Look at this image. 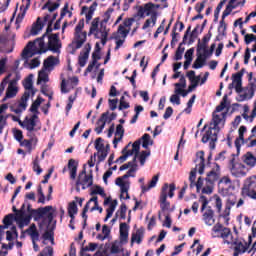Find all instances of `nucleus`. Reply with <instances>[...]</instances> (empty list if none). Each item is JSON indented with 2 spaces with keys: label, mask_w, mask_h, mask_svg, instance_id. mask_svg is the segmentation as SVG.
Returning <instances> with one entry per match:
<instances>
[{
  "label": "nucleus",
  "mask_w": 256,
  "mask_h": 256,
  "mask_svg": "<svg viewBox=\"0 0 256 256\" xmlns=\"http://www.w3.org/2000/svg\"><path fill=\"white\" fill-rule=\"evenodd\" d=\"M242 161L248 165V167H255L256 165V157L251 152H247L242 156Z\"/></svg>",
  "instance_id": "nucleus-29"
},
{
  "label": "nucleus",
  "mask_w": 256,
  "mask_h": 256,
  "mask_svg": "<svg viewBox=\"0 0 256 256\" xmlns=\"http://www.w3.org/2000/svg\"><path fill=\"white\" fill-rule=\"evenodd\" d=\"M129 147H131V142L128 143L121 151L122 155L115 161V163H125L128 157L133 156V152H128Z\"/></svg>",
  "instance_id": "nucleus-26"
},
{
  "label": "nucleus",
  "mask_w": 256,
  "mask_h": 256,
  "mask_svg": "<svg viewBox=\"0 0 256 256\" xmlns=\"http://www.w3.org/2000/svg\"><path fill=\"white\" fill-rule=\"evenodd\" d=\"M103 138L99 137L95 140V149L96 151H104L105 150V144L103 143Z\"/></svg>",
  "instance_id": "nucleus-53"
},
{
  "label": "nucleus",
  "mask_w": 256,
  "mask_h": 256,
  "mask_svg": "<svg viewBox=\"0 0 256 256\" xmlns=\"http://www.w3.org/2000/svg\"><path fill=\"white\" fill-rule=\"evenodd\" d=\"M129 239V225L127 223H120V242L127 243Z\"/></svg>",
  "instance_id": "nucleus-22"
},
{
  "label": "nucleus",
  "mask_w": 256,
  "mask_h": 256,
  "mask_svg": "<svg viewBox=\"0 0 256 256\" xmlns=\"http://www.w3.org/2000/svg\"><path fill=\"white\" fill-rule=\"evenodd\" d=\"M149 155H151L150 151H142L139 155V161H140V165L143 167V165H145V161L146 159L149 157Z\"/></svg>",
  "instance_id": "nucleus-60"
},
{
  "label": "nucleus",
  "mask_w": 256,
  "mask_h": 256,
  "mask_svg": "<svg viewBox=\"0 0 256 256\" xmlns=\"http://www.w3.org/2000/svg\"><path fill=\"white\" fill-rule=\"evenodd\" d=\"M243 75H245V68L232 75L233 83L243 82Z\"/></svg>",
  "instance_id": "nucleus-44"
},
{
  "label": "nucleus",
  "mask_w": 256,
  "mask_h": 256,
  "mask_svg": "<svg viewBox=\"0 0 256 256\" xmlns=\"http://www.w3.org/2000/svg\"><path fill=\"white\" fill-rule=\"evenodd\" d=\"M13 135H14V138L16 139V141H18V143H21V141H23V131H21L19 129H14Z\"/></svg>",
  "instance_id": "nucleus-63"
},
{
  "label": "nucleus",
  "mask_w": 256,
  "mask_h": 256,
  "mask_svg": "<svg viewBox=\"0 0 256 256\" xmlns=\"http://www.w3.org/2000/svg\"><path fill=\"white\" fill-rule=\"evenodd\" d=\"M91 203H94V205H99V198L97 196H94L92 198H90V201H88L86 203V205L84 206L83 208V211H82V218L84 219V226L87 225V212L89 211V205H91Z\"/></svg>",
  "instance_id": "nucleus-21"
},
{
  "label": "nucleus",
  "mask_w": 256,
  "mask_h": 256,
  "mask_svg": "<svg viewBox=\"0 0 256 256\" xmlns=\"http://www.w3.org/2000/svg\"><path fill=\"white\" fill-rule=\"evenodd\" d=\"M33 171L37 173V175H41V173H43V169L39 166V157H36L33 161Z\"/></svg>",
  "instance_id": "nucleus-58"
},
{
  "label": "nucleus",
  "mask_w": 256,
  "mask_h": 256,
  "mask_svg": "<svg viewBox=\"0 0 256 256\" xmlns=\"http://www.w3.org/2000/svg\"><path fill=\"white\" fill-rule=\"evenodd\" d=\"M38 119L39 116L37 114H33L31 117L26 116L23 122H20V127L26 129V131H41V127H37Z\"/></svg>",
  "instance_id": "nucleus-11"
},
{
  "label": "nucleus",
  "mask_w": 256,
  "mask_h": 256,
  "mask_svg": "<svg viewBox=\"0 0 256 256\" xmlns=\"http://www.w3.org/2000/svg\"><path fill=\"white\" fill-rule=\"evenodd\" d=\"M42 239H44V241H51L53 245V243L55 242L53 230H46L45 233L42 235Z\"/></svg>",
  "instance_id": "nucleus-47"
},
{
  "label": "nucleus",
  "mask_w": 256,
  "mask_h": 256,
  "mask_svg": "<svg viewBox=\"0 0 256 256\" xmlns=\"http://www.w3.org/2000/svg\"><path fill=\"white\" fill-rule=\"evenodd\" d=\"M90 195H100L101 197H107L105 190L101 186H95Z\"/></svg>",
  "instance_id": "nucleus-50"
},
{
  "label": "nucleus",
  "mask_w": 256,
  "mask_h": 256,
  "mask_svg": "<svg viewBox=\"0 0 256 256\" xmlns=\"http://www.w3.org/2000/svg\"><path fill=\"white\" fill-rule=\"evenodd\" d=\"M27 210L29 212L34 211L37 216L39 217V219H43L42 222L40 223V227L42 225H45V223L48 222L47 227H49V225H51L53 223V219H54V215H53V206H45V207H40L37 210H32L31 209V204H28L27 206Z\"/></svg>",
  "instance_id": "nucleus-6"
},
{
  "label": "nucleus",
  "mask_w": 256,
  "mask_h": 256,
  "mask_svg": "<svg viewBox=\"0 0 256 256\" xmlns=\"http://www.w3.org/2000/svg\"><path fill=\"white\" fill-rule=\"evenodd\" d=\"M35 133H37V131L35 130H27V137H29L28 140L34 142V145H36V143H38L39 139H37V136L35 135Z\"/></svg>",
  "instance_id": "nucleus-57"
},
{
  "label": "nucleus",
  "mask_w": 256,
  "mask_h": 256,
  "mask_svg": "<svg viewBox=\"0 0 256 256\" xmlns=\"http://www.w3.org/2000/svg\"><path fill=\"white\" fill-rule=\"evenodd\" d=\"M58 7H61V4L59 2H51V0H48L42 6V10L48 9L49 13H53V11H57Z\"/></svg>",
  "instance_id": "nucleus-35"
},
{
  "label": "nucleus",
  "mask_w": 256,
  "mask_h": 256,
  "mask_svg": "<svg viewBox=\"0 0 256 256\" xmlns=\"http://www.w3.org/2000/svg\"><path fill=\"white\" fill-rule=\"evenodd\" d=\"M13 217H14V215L13 214H8V215H6L5 217H4V219H3V227H6V229H7V227H9V225H12V223H13Z\"/></svg>",
  "instance_id": "nucleus-62"
},
{
  "label": "nucleus",
  "mask_w": 256,
  "mask_h": 256,
  "mask_svg": "<svg viewBox=\"0 0 256 256\" xmlns=\"http://www.w3.org/2000/svg\"><path fill=\"white\" fill-rule=\"evenodd\" d=\"M215 47H217V45L213 43L211 44L210 49H207V47L205 49H202V53L209 59V57L213 55V52L215 51Z\"/></svg>",
  "instance_id": "nucleus-54"
},
{
  "label": "nucleus",
  "mask_w": 256,
  "mask_h": 256,
  "mask_svg": "<svg viewBox=\"0 0 256 256\" xmlns=\"http://www.w3.org/2000/svg\"><path fill=\"white\" fill-rule=\"evenodd\" d=\"M31 219H32L31 214H28V215L24 214L22 220H20V222H19L20 229H23V227H25V225H29V223H31Z\"/></svg>",
  "instance_id": "nucleus-51"
},
{
  "label": "nucleus",
  "mask_w": 256,
  "mask_h": 256,
  "mask_svg": "<svg viewBox=\"0 0 256 256\" xmlns=\"http://www.w3.org/2000/svg\"><path fill=\"white\" fill-rule=\"evenodd\" d=\"M74 40H75V44H76V49H81L85 43V41H87V32H75L74 33Z\"/></svg>",
  "instance_id": "nucleus-19"
},
{
  "label": "nucleus",
  "mask_w": 256,
  "mask_h": 256,
  "mask_svg": "<svg viewBox=\"0 0 256 256\" xmlns=\"http://www.w3.org/2000/svg\"><path fill=\"white\" fill-rule=\"evenodd\" d=\"M109 115V111L102 113L100 118L97 121V127L95 128V132L97 135H101L103 133V130L105 129V125H107V117Z\"/></svg>",
  "instance_id": "nucleus-18"
},
{
  "label": "nucleus",
  "mask_w": 256,
  "mask_h": 256,
  "mask_svg": "<svg viewBox=\"0 0 256 256\" xmlns=\"http://www.w3.org/2000/svg\"><path fill=\"white\" fill-rule=\"evenodd\" d=\"M26 232L32 239L34 251H39V245L37 244V241H39V231H37V226L35 224H31Z\"/></svg>",
  "instance_id": "nucleus-15"
},
{
  "label": "nucleus",
  "mask_w": 256,
  "mask_h": 256,
  "mask_svg": "<svg viewBox=\"0 0 256 256\" xmlns=\"http://www.w3.org/2000/svg\"><path fill=\"white\" fill-rule=\"evenodd\" d=\"M99 29V18H95L90 26V30L88 32L89 37L95 33V31H98Z\"/></svg>",
  "instance_id": "nucleus-46"
},
{
  "label": "nucleus",
  "mask_w": 256,
  "mask_h": 256,
  "mask_svg": "<svg viewBox=\"0 0 256 256\" xmlns=\"http://www.w3.org/2000/svg\"><path fill=\"white\" fill-rule=\"evenodd\" d=\"M233 9H237V5H227L225 10L223 11L222 19H225V17H229Z\"/></svg>",
  "instance_id": "nucleus-56"
},
{
  "label": "nucleus",
  "mask_w": 256,
  "mask_h": 256,
  "mask_svg": "<svg viewBox=\"0 0 256 256\" xmlns=\"http://www.w3.org/2000/svg\"><path fill=\"white\" fill-rule=\"evenodd\" d=\"M129 187H130L129 182H126L120 186V191H121L120 199H131V196H129Z\"/></svg>",
  "instance_id": "nucleus-38"
},
{
  "label": "nucleus",
  "mask_w": 256,
  "mask_h": 256,
  "mask_svg": "<svg viewBox=\"0 0 256 256\" xmlns=\"http://www.w3.org/2000/svg\"><path fill=\"white\" fill-rule=\"evenodd\" d=\"M117 215L120 213V219H127V205L125 203H122L120 206V209L118 212H116Z\"/></svg>",
  "instance_id": "nucleus-52"
},
{
  "label": "nucleus",
  "mask_w": 256,
  "mask_h": 256,
  "mask_svg": "<svg viewBox=\"0 0 256 256\" xmlns=\"http://www.w3.org/2000/svg\"><path fill=\"white\" fill-rule=\"evenodd\" d=\"M127 35H129V29H125L124 26L119 25L117 32H114L110 39L116 40L115 51H119L121 47H123V43H125V39H127Z\"/></svg>",
  "instance_id": "nucleus-9"
},
{
  "label": "nucleus",
  "mask_w": 256,
  "mask_h": 256,
  "mask_svg": "<svg viewBox=\"0 0 256 256\" xmlns=\"http://www.w3.org/2000/svg\"><path fill=\"white\" fill-rule=\"evenodd\" d=\"M23 87L26 91H31L33 89V74H30L23 83Z\"/></svg>",
  "instance_id": "nucleus-42"
},
{
  "label": "nucleus",
  "mask_w": 256,
  "mask_h": 256,
  "mask_svg": "<svg viewBox=\"0 0 256 256\" xmlns=\"http://www.w3.org/2000/svg\"><path fill=\"white\" fill-rule=\"evenodd\" d=\"M195 53V48H190L185 52L184 59L185 61L193 62V55Z\"/></svg>",
  "instance_id": "nucleus-61"
},
{
  "label": "nucleus",
  "mask_w": 256,
  "mask_h": 256,
  "mask_svg": "<svg viewBox=\"0 0 256 256\" xmlns=\"http://www.w3.org/2000/svg\"><path fill=\"white\" fill-rule=\"evenodd\" d=\"M221 177V166L219 164H215V167L211 169L210 172L207 173L205 181L206 183H210L211 185H215L216 181Z\"/></svg>",
  "instance_id": "nucleus-13"
},
{
  "label": "nucleus",
  "mask_w": 256,
  "mask_h": 256,
  "mask_svg": "<svg viewBox=\"0 0 256 256\" xmlns=\"http://www.w3.org/2000/svg\"><path fill=\"white\" fill-rule=\"evenodd\" d=\"M38 41V53L43 55L46 51H52V53L61 52V42L59 41V33L51 34L48 36V47H45V34L42 37L37 38Z\"/></svg>",
  "instance_id": "nucleus-4"
},
{
  "label": "nucleus",
  "mask_w": 256,
  "mask_h": 256,
  "mask_svg": "<svg viewBox=\"0 0 256 256\" xmlns=\"http://www.w3.org/2000/svg\"><path fill=\"white\" fill-rule=\"evenodd\" d=\"M45 27V24L42 23L41 17H38L36 23L33 24L30 33L31 35H39V31H41Z\"/></svg>",
  "instance_id": "nucleus-32"
},
{
  "label": "nucleus",
  "mask_w": 256,
  "mask_h": 256,
  "mask_svg": "<svg viewBox=\"0 0 256 256\" xmlns=\"http://www.w3.org/2000/svg\"><path fill=\"white\" fill-rule=\"evenodd\" d=\"M175 183H171L170 185L165 183L162 186L160 197H159V203H160V211L158 212V219L161 221V214L165 213V211H170L171 209V202L167 201V191L168 192V197L170 199H173L175 197Z\"/></svg>",
  "instance_id": "nucleus-5"
},
{
  "label": "nucleus",
  "mask_w": 256,
  "mask_h": 256,
  "mask_svg": "<svg viewBox=\"0 0 256 256\" xmlns=\"http://www.w3.org/2000/svg\"><path fill=\"white\" fill-rule=\"evenodd\" d=\"M202 201V206H201V213L202 214V219L206 225L211 227V225H215V211L211 209V206L209 205V200L205 196L200 197Z\"/></svg>",
  "instance_id": "nucleus-7"
},
{
  "label": "nucleus",
  "mask_w": 256,
  "mask_h": 256,
  "mask_svg": "<svg viewBox=\"0 0 256 256\" xmlns=\"http://www.w3.org/2000/svg\"><path fill=\"white\" fill-rule=\"evenodd\" d=\"M37 44H38L37 39L35 41L28 42L21 53L22 59H29V57H33V55H30V54H31V51H33V48L35 47V45Z\"/></svg>",
  "instance_id": "nucleus-23"
},
{
  "label": "nucleus",
  "mask_w": 256,
  "mask_h": 256,
  "mask_svg": "<svg viewBox=\"0 0 256 256\" xmlns=\"http://www.w3.org/2000/svg\"><path fill=\"white\" fill-rule=\"evenodd\" d=\"M79 167V162L75 159H70L68 161V170L70 171V179L74 181L77 179V168Z\"/></svg>",
  "instance_id": "nucleus-24"
},
{
  "label": "nucleus",
  "mask_w": 256,
  "mask_h": 256,
  "mask_svg": "<svg viewBox=\"0 0 256 256\" xmlns=\"http://www.w3.org/2000/svg\"><path fill=\"white\" fill-rule=\"evenodd\" d=\"M196 56L197 58L192 65V69H201L205 67L208 58L198 49H196Z\"/></svg>",
  "instance_id": "nucleus-16"
},
{
  "label": "nucleus",
  "mask_w": 256,
  "mask_h": 256,
  "mask_svg": "<svg viewBox=\"0 0 256 256\" xmlns=\"http://www.w3.org/2000/svg\"><path fill=\"white\" fill-rule=\"evenodd\" d=\"M227 94L223 96L222 101L220 102V105H218L215 109V111L212 114V120L209 124H205L202 131H204V134L202 136V143H209V148L213 151L216 147V143L218 141V135H219V125L221 124V121L225 119V113H221L225 107H227ZM216 113H221L216 114Z\"/></svg>",
  "instance_id": "nucleus-1"
},
{
  "label": "nucleus",
  "mask_w": 256,
  "mask_h": 256,
  "mask_svg": "<svg viewBox=\"0 0 256 256\" xmlns=\"http://www.w3.org/2000/svg\"><path fill=\"white\" fill-rule=\"evenodd\" d=\"M143 149H149V145H153V140H151V135L145 133L141 138Z\"/></svg>",
  "instance_id": "nucleus-39"
},
{
  "label": "nucleus",
  "mask_w": 256,
  "mask_h": 256,
  "mask_svg": "<svg viewBox=\"0 0 256 256\" xmlns=\"http://www.w3.org/2000/svg\"><path fill=\"white\" fill-rule=\"evenodd\" d=\"M23 217H25V204H22L20 210H18L17 213L15 214L14 219L18 223H20L22 221Z\"/></svg>",
  "instance_id": "nucleus-49"
},
{
  "label": "nucleus",
  "mask_w": 256,
  "mask_h": 256,
  "mask_svg": "<svg viewBox=\"0 0 256 256\" xmlns=\"http://www.w3.org/2000/svg\"><path fill=\"white\" fill-rule=\"evenodd\" d=\"M39 256H53V247L47 246Z\"/></svg>",
  "instance_id": "nucleus-64"
},
{
  "label": "nucleus",
  "mask_w": 256,
  "mask_h": 256,
  "mask_svg": "<svg viewBox=\"0 0 256 256\" xmlns=\"http://www.w3.org/2000/svg\"><path fill=\"white\" fill-rule=\"evenodd\" d=\"M212 231L216 233L214 237H220L224 240L226 245H235L234 250L237 251V253H245L247 251V247H245L243 242H238L237 238L233 239L231 228L224 227L223 224L217 223L213 226Z\"/></svg>",
  "instance_id": "nucleus-2"
},
{
  "label": "nucleus",
  "mask_w": 256,
  "mask_h": 256,
  "mask_svg": "<svg viewBox=\"0 0 256 256\" xmlns=\"http://www.w3.org/2000/svg\"><path fill=\"white\" fill-rule=\"evenodd\" d=\"M211 37H213V34L211 33V31H209L206 35H204V37L202 38V42L201 39H198V44H197V50L198 51H202V49H205L209 43V41H211Z\"/></svg>",
  "instance_id": "nucleus-25"
},
{
  "label": "nucleus",
  "mask_w": 256,
  "mask_h": 256,
  "mask_svg": "<svg viewBox=\"0 0 256 256\" xmlns=\"http://www.w3.org/2000/svg\"><path fill=\"white\" fill-rule=\"evenodd\" d=\"M99 245L97 243L90 242L88 246L82 247L80 250V256H85V252L87 251H95Z\"/></svg>",
  "instance_id": "nucleus-40"
},
{
  "label": "nucleus",
  "mask_w": 256,
  "mask_h": 256,
  "mask_svg": "<svg viewBox=\"0 0 256 256\" xmlns=\"http://www.w3.org/2000/svg\"><path fill=\"white\" fill-rule=\"evenodd\" d=\"M215 184H211L209 182H206V185L204 188H202V193L204 195H211V193H213V187Z\"/></svg>",
  "instance_id": "nucleus-59"
},
{
  "label": "nucleus",
  "mask_w": 256,
  "mask_h": 256,
  "mask_svg": "<svg viewBox=\"0 0 256 256\" xmlns=\"http://www.w3.org/2000/svg\"><path fill=\"white\" fill-rule=\"evenodd\" d=\"M144 235H145V228L137 229L135 233H132L131 245H133V243H137V245H141Z\"/></svg>",
  "instance_id": "nucleus-20"
},
{
  "label": "nucleus",
  "mask_w": 256,
  "mask_h": 256,
  "mask_svg": "<svg viewBox=\"0 0 256 256\" xmlns=\"http://www.w3.org/2000/svg\"><path fill=\"white\" fill-rule=\"evenodd\" d=\"M155 9V4L153 2H148L146 4H144V6H139L138 7V11L136 14V17H140V19H145V14L146 17H151V15H153V12Z\"/></svg>",
  "instance_id": "nucleus-12"
},
{
  "label": "nucleus",
  "mask_w": 256,
  "mask_h": 256,
  "mask_svg": "<svg viewBox=\"0 0 256 256\" xmlns=\"http://www.w3.org/2000/svg\"><path fill=\"white\" fill-rule=\"evenodd\" d=\"M151 23L153 25V27H155V25L157 24V12H153L152 15L150 16V19H147L143 26L142 29H149V27H151Z\"/></svg>",
  "instance_id": "nucleus-36"
},
{
  "label": "nucleus",
  "mask_w": 256,
  "mask_h": 256,
  "mask_svg": "<svg viewBox=\"0 0 256 256\" xmlns=\"http://www.w3.org/2000/svg\"><path fill=\"white\" fill-rule=\"evenodd\" d=\"M228 167L234 177H245L247 175V167L241 162H237L235 157L229 161Z\"/></svg>",
  "instance_id": "nucleus-10"
},
{
  "label": "nucleus",
  "mask_w": 256,
  "mask_h": 256,
  "mask_svg": "<svg viewBox=\"0 0 256 256\" xmlns=\"http://www.w3.org/2000/svg\"><path fill=\"white\" fill-rule=\"evenodd\" d=\"M117 208V200H113L110 205L109 208L106 209V217L104 218V222L107 223V221H109V219H111V217H113V213H115V209Z\"/></svg>",
  "instance_id": "nucleus-33"
},
{
  "label": "nucleus",
  "mask_w": 256,
  "mask_h": 256,
  "mask_svg": "<svg viewBox=\"0 0 256 256\" xmlns=\"http://www.w3.org/2000/svg\"><path fill=\"white\" fill-rule=\"evenodd\" d=\"M79 209L77 208V202L72 201L68 205V215L71 218L70 223L75 221V215H77Z\"/></svg>",
  "instance_id": "nucleus-30"
},
{
  "label": "nucleus",
  "mask_w": 256,
  "mask_h": 256,
  "mask_svg": "<svg viewBox=\"0 0 256 256\" xmlns=\"http://www.w3.org/2000/svg\"><path fill=\"white\" fill-rule=\"evenodd\" d=\"M43 101H45V99L41 98V96H38L29 109L30 113L39 115V107H41V103H43Z\"/></svg>",
  "instance_id": "nucleus-31"
},
{
  "label": "nucleus",
  "mask_w": 256,
  "mask_h": 256,
  "mask_svg": "<svg viewBox=\"0 0 256 256\" xmlns=\"http://www.w3.org/2000/svg\"><path fill=\"white\" fill-rule=\"evenodd\" d=\"M29 97H31V93L26 91V92H24V94L22 95V97L20 99L18 107L20 109H22L23 111H25L27 109V101H29Z\"/></svg>",
  "instance_id": "nucleus-37"
},
{
  "label": "nucleus",
  "mask_w": 256,
  "mask_h": 256,
  "mask_svg": "<svg viewBox=\"0 0 256 256\" xmlns=\"http://www.w3.org/2000/svg\"><path fill=\"white\" fill-rule=\"evenodd\" d=\"M89 53H91V44L87 43L84 47V52H81L78 57V63L80 67H85V65H87V60L89 59Z\"/></svg>",
  "instance_id": "nucleus-17"
},
{
  "label": "nucleus",
  "mask_w": 256,
  "mask_h": 256,
  "mask_svg": "<svg viewBox=\"0 0 256 256\" xmlns=\"http://www.w3.org/2000/svg\"><path fill=\"white\" fill-rule=\"evenodd\" d=\"M157 181H159V174L152 177L151 181L149 182L148 186L142 185V193H147L150 189L157 186Z\"/></svg>",
  "instance_id": "nucleus-34"
},
{
  "label": "nucleus",
  "mask_w": 256,
  "mask_h": 256,
  "mask_svg": "<svg viewBox=\"0 0 256 256\" xmlns=\"http://www.w3.org/2000/svg\"><path fill=\"white\" fill-rule=\"evenodd\" d=\"M141 150V140H136L132 144V149L129 150L128 148V153H132V155L135 153V155H139V151Z\"/></svg>",
  "instance_id": "nucleus-45"
},
{
  "label": "nucleus",
  "mask_w": 256,
  "mask_h": 256,
  "mask_svg": "<svg viewBox=\"0 0 256 256\" xmlns=\"http://www.w3.org/2000/svg\"><path fill=\"white\" fill-rule=\"evenodd\" d=\"M37 193L39 196L38 203H42V205H45V193H43V187L41 185L38 186Z\"/></svg>",
  "instance_id": "nucleus-55"
},
{
  "label": "nucleus",
  "mask_w": 256,
  "mask_h": 256,
  "mask_svg": "<svg viewBox=\"0 0 256 256\" xmlns=\"http://www.w3.org/2000/svg\"><path fill=\"white\" fill-rule=\"evenodd\" d=\"M49 82V75L45 70H41L38 74L37 84L39 83H48Z\"/></svg>",
  "instance_id": "nucleus-43"
},
{
  "label": "nucleus",
  "mask_w": 256,
  "mask_h": 256,
  "mask_svg": "<svg viewBox=\"0 0 256 256\" xmlns=\"http://www.w3.org/2000/svg\"><path fill=\"white\" fill-rule=\"evenodd\" d=\"M55 65H59V58L53 55L48 56L43 62L44 69H51V67H55Z\"/></svg>",
  "instance_id": "nucleus-28"
},
{
  "label": "nucleus",
  "mask_w": 256,
  "mask_h": 256,
  "mask_svg": "<svg viewBox=\"0 0 256 256\" xmlns=\"http://www.w3.org/2000/svg\"><path fill=\"white\" fill-rule=\"evenodd\" d=\"M81 186L83 190L93 187V174H87V168H85V165L76 180V190L79 191V187Z\"/></svg>",
  "instance_id": "nucleus-8"
},
{
  "label": "nucleus",
  "mask_w": 256,
  "mask_h": 256,
  "mask_svg": "<svg viewBox=\"0 0 256 256\" xmlns=\"http://www.w3.org/2000/svg\"><path fill=\"white\" fill-rule=\"evenodd\" d=\"M18 92L19 89L17 88V79H12L8 84L6 95L3 98V101H7V99H13V97L17 96Z\"/></svg>",
  "instance_id": "nucleus-14"
},
{
  "label": "nucleus",
  "mask_w": 256,
  "mask_h": 256,
  "mask_svg": "<svg viewBox=\"0 0 256 256\" xmlns=\"http://www.w3.org/2000/svg\"><path fill=\"white\" fill-rule=\"evenodd\" d=\"M33 142L32 140H29V139H24V140H21L20 142V145L21 147H26L28 153H31V151H33Z\"/></svg>",
  "instance_id": "nucleus-48"
},
{
  "label": "nucleus",
  "mask_w": 256,
  "mask_h": 256,
  "mask_svg": "<svg viewBox=\"0 0 256 256\" xmlns=\"http://www.w3.org/2000/svg\"><path fill=\"white\" fill-rule=\"evenodd\" d=\"M197 157H199L200 162L194 169L190 171L189 181H190V189H193V187H196L197 193L201 191L203 188V177H199L197 182H195V179H197V168L199 175H203L205 173V152L199 151L197 152Z\"/></svg>",
  "instance_id": "nucleus-3"
},
{
  "label": "nucleus",
  "mask_w": 256,
  "mask_h": 256,
  "mask_svg": "<svg viewBox=\"0 0 256 256\" xmlns=\"http://www.w3.org/2000/svg\"><path fill=\"white\" fill-rule=\"evenodd\" d=\"M31 7V0H26L25 8L22 13H20L16 18V23H21L23 19H25V13H27V9Z\"/></svg>",
  "instance_id": "nucleus-41"
},
{
  "label": "nucleus",
  "mask_w": 256,
  "mask_h": 256,
  "mask_svg": "<svg viewBox=\"0 0 256 256\" xmlns=\"http://www.w3.org/2000/svg\"><path fill=\"white\" fill-rule=\"evenodd\" d=\"M242 197H250L256 201V191L251 190V184L244 185L241 190Z\"/></svg>",
  "instance_id": "nucleus-27"
}]
</instances>
